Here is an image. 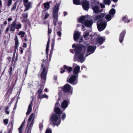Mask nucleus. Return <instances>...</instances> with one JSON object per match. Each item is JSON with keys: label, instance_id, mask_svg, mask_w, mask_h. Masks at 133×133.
I'll return each mask as SVG.
<instances>
[{"label": "nucleus", "instance_id": "nucleus-52", "mask_svg": "<svg viewBox=\"0 0 133 133\" xmlns=\"http://www.w3.org/2000/svg\"><path fill=\"white\" fill-rule=\"evenodd\" d=\"M12 20V19L11 18H9L8 19V20L9 22L11 21Z\"/></svg>", "mask_w": 133, "mask_h": 133}, {"label": "nucleus", "instance_id": "nucleus-41", "mask_svg": "<svg viewBox=\"0 0 133 133\" xmlns=\"http://www.w3.org/2000/svg\"><path fill=\"white\" fill-rule=\"evenodd\" d=\"M12 0H8V5L10 6L12 3Z\"/></svg>", "mask_w": 133, "mask_h": 133}, {"label": "nucleus", "instance_id": "nucleus-3", "mask_svg": "<svg viewBox=\"0 0 133 133\" xmlns=\"http://www.w3.org/2000/svg\"><path fill=\"white\" fill-rule=\"evenodd\" d=\"M102 16V14L98 15L96 16L95 18L96 20L99 19L97 23L98 29L99 31H102L104 30L107 25L106 22L105 21L101 19Z\"/></svg>", "mask_w": 133, "mask_h": 133}, {"label": "nucleus", "instance_id": "nucleus-53", "mask_svg": "<svg viewBox=\"0 0 133 133\" xmlns=\"http://www.w3.org/2000/svg\"><path fill=\"white\" fill-rule=\"evenodd\" d=\"M49 47V46H46V52H47L48 51V50Z\"/></svg>", "mask_w": 133, "mask_h": 133}, {"label": "nucleus", "instance_id": "nucleus-29", "mask_svg": "<svg viewBox=\"0 0 133 133\" xmlns=\"http://www.w3.org/2000/svg\"><path fill=\"white\" fill-rule=\"evenodd\" d=\"M43 89V87H42L40 89L38 90V94L39 97L41 96V94L42 93V90Z\"/></svg>", "mask_w": 133, "mask_h": 133}, {"label": "nucleus", "instance_id": "nucleus-51", "mask_svg": "<svg viewBox=\"0 0 133 133\" xmlns=\"http://www.w3.org/2000/svg\"><path fill=\"white\" fill-rule=\"evenodd\" d=\"M82 29L83 31L84 30H85V28L84 27L83 25H82Z\"/></svg>", "mask_w": 133, "mask_h": 133}, {"label": "nucleus", "instance_id": "nucleus-47", "mask_svg": "<svg viewBox=\"0 0 133 133\" xmlns=\"http://www.w3.org/2000/svg\"><path fill=\"white\" fill-rule=\"evenodd\" d=\"M22 46L23 47H25V48H26V47H27V46L26 45V44L25 43H24L23 44V45Z\"/></svg>", "mask_w": 133, "mask_h": 133}, {"label": "nucleus", "instance_id": "nucleus-15", "mask_svg": "<svg viewBox=\"0 0 133 133\" xmlns=\"http://www.w3.org/2000/svg\"><path fill=\"white\" fill-rule=\"evenodd\" d=\"M80 35V34L78 31H75L74 36V39L75 41H76L79 38Z\"/></svg>", "mask_w": 133, "mask_h": 133}, {"label": "nucleus", "instance_id": "nucleus-18", "mask_svg": "<svg viewBox=\"0 0 133 133\" xmlns=\"http://www.w3.org/2000/svg\"><path fill=\"white\" fill-rule=\"evenodd\" d=\"M31 3L30 2H28V3L24 4L26 9L25 10V11H27L29 8L31 7Z\"/></svg>", "mask_w": 133, "mask_h": 133}, {"label": "nucleus", "instance_id": "nucleus-9", "mask_svg": "<svg viewBox=\"0 0 133 133\" xmlns=\"http://www.w3.org/2000/svg\"><path fill=\"white\" fill-rule=\"evenodd\" d=\"M34 117L35 116L34 114L33 113H32L28 119L27 122V125L33 126L34 123Z\"/></svg>", "mask_w": 133, "mask_h": 133}, {"label": "nucleus", "instance_id": "nucleus-37", "mask_svg": "<svg viewBox=\"0 0 133 133\" xmlns=\"http://www.w3.org/2000/svg\"><path fill=\"white\" fill-rule=\"evenodd\" d=\"M48 97V96L45 94L43 95H41L39 97L40 98H46Z\"/></svg>", "mask_w": 133, "mask_h": 133}, {"label": "nucleus", "instance_id": "nucleus-62", "mask_svg": "<svg viewBox=\"0 0 133 133\" xmlns=\"http://www.w3.org/2000/svg\"><path fill=\"white\" fill-rule=\"evenodd\" d=\"M9 30V28L8 27L6 29V31L7 32Z\"/></svg>", "mask_w": 133, "mask_h": 133}, {"label": "nucleus", "instance_id": "nucleus-17", "mask_svg": "<svg viewBox=\"0 0 133 133\" xmlns=\"http://www.w3.org/2000/svg\"><path fill=\"white\" fill-rule=\"evenodd\" d=\"M105 40V39L104 37H99L97 42L100 44H102L104 41Z\"/></svg>", "mask_w": 133, "mask_h": 133}, {"label": "nucleus", "instance_id": "nucleus-61", "mask_svg": "<svg viewBox=\"0 0 133 133\" xmlns=\"http://www.w3.org/2000/svg\"><path fill=\"white\" fill-rule=\"evenodd\" d=\"M17 107V106H16V105H15L14 106V109H15Z\"/></svg>", "mask_w": 133, "mask_h": 133}, {"label": "nucleus", "instance_id": "nucleus-63", "mask_svg": "<svg viewBox=\"0 0 133 133\" xmlns=\"http://www.w3.org/2000/svg\"><path fill=\"white\" fill-rule=\"evenodd\" d=\"M24 40L25 42H26L28 41L27 39L26 38H25Z\"/></svg>", "mask_w": 133, "mask_h": 133}, {"label": "nucleus", "instance_id": "nucleus-23", "mask_svg": "<svg viewBox=\"0 0 133 133\" xmlns=\"http://www.w3.org/2000/svg\"><path fill=\"white\" fill-rule=\"evenodd\" d=\"M44 7L46 10H48L50 8V4L49 2H47L44 3Z\"/></svg>", "mask_w": 133, "mask_h": 133}, {"label": "nucleus", "instance_id": "nucleus-57", "mask_svg": "<svg viewBox=\"0 0 133 133\" xmlns=\"http://www.w3.org/2000/svg\"><path fill=\"white\" fill-rule=\"evenodd\" d=\"M9 108L8 107H6L5 109V111L6 110H8Z\"/></svg>", "mask_w": 133, "mask_h": 133}, {"label": "nucleus", "instance_id": "nucleus-6", "mask_svg": "<svg viewBox=\"0 0 133 133\" xmlns=\"http://www.w3.org/2000/svg\"><path fill=\"white\" fill-rule=\"evenodd\" d=\"M78 78V76L73 75L70 77H68L67 79V81L68 82H69L70 83L74 84H76L77 82V79Z\"/></svg>", "mask_w": 133, "mask_h": 133}, {"label": "nucleus", "instance_id": "nucleus-59", "mask_svg": "<svg viewBox=\"0 0 133 133\" xmlns=\"http://www.w3.org/2000/svg\"><path fill=\"white\" fill-rule=\"evenodd\" d=\"M5 112L7 114H9V112L8 111L6 110Z\"/></svg>", "mask_w": 133, "mask_h": 133}, {"label": "nucleus", "instance_id": "nucleus-2", "mask_svg": "<svg viewBox=\"0 0 133 133\" xmlns=\"http://www.w3.org/2000/svg\"><path fill=\"white\" fill-rule=\"evenodd\" d=\"M59 5L58 4H56L53 9V23L55 26V29L58 28L60 29L61 28L62 21L58 20V10Z\"/></svg>", "mask_w": 133, "mask_h": 133}, {"label": "nucleus", "instance_id": "nucleus-11", "mask_svg": "<svg viewBox=\"0 0 133 133\" xmlns=\"http://www.w3.org/2000/svg\"><path fill=\"white\" fill-rule=\"evenodd\" d=\"M82 5L83 9L86 10H88L89 8V4L88 1H85L82 2Z\"/></svg>", "mask_w": 133, "mask_h": 133}, {"label": "nucleus", "instance_id": "nucleus-14", "mask_svg": "<svg viewBox=\"0 0 133 133\" xmlns=\"http://www.w3.org/2000/svg\"><path fill=\"white\" fill-rule=\"evenodd\" d=\"M15 51H16L18 47L19 43L18 39L16 35L15 38Z\"/></svg>", "mask_w": 133, "mask_h": 133}, {"label": "nucleus", "instance_id": "nucleus-43", "mask_svg": "<svg viewBox=\"0 0 133 133\" xmlns=\"http://www.w3.org/2000/svg\"><path fill=\"white\" fill-rule=\"evenodd\" d=\"M52 32V30L51 29H49V28H48V34H50Z\"/></svg>", "mask_w": 133, "mask_h": 133}, {"label": "nucleus", "instance_id": "nucleus-48", "mask_svg": "<svg viewBox=\"0 0 133 133\" xmlns=\"http://www.w3.org/2000/svg\"><path fill=\"white\" fill-rule=\"evenodd\" d=\"M23 1L24 2V4L28 3L29 2H28V0H23Z\"/></svg>", "mask_w": 133, "mask_h": 133}, {"label": "nucleus", "instance_id": "nucleus-10", "mask_svg": "<svg viewBox=\"0 0 133 133\" xmlns=\"http://www.w3.org/2000/svg\"><path fill=\"white\" fill-rule=\"evenodd\" d=\"M47 71L48 68L47 67H44L43 68L41 73V77L42 79H43L44 81L45 80Z\"/></svg>", "mask_w": 133, "mask_h": 133}, {"label": "nucleus", "instance_id": "nucleus-27", "mask_svg": "<svg viewBox=\"0 0 133 133\" xmlns=\"http://www.w3.org/2000/svg\"><path fill=\"white\" fill-rule=\"evenodd\" d=\"M74 3L76 5H80L81 4L80 0H73Z\"/></svg>", "mask_w": 133, "mask_h": 133}, {"label": "nucleus", "instance_id": "nucleus-39", "mask_svg": "<svg viewBox=\"0 0 133 133\" xmlns=\"http://www.w3.org/2000/svg\"><path fill=\"white\" fill-rule=\"evenodd\" d=\"M16 5L15 4H14V6L12 8L11 10H15L16 8Z\"/></svg>", "mask_w": 133, "mask_h": 133}, {"label": "nucleus", "instance_id": "nucleus-16", "mask_svg": "<svg viewBox=\"0 0 133 133\" xmlns=\"http://www.w3.org/2000/svg\"><path fill=\"white\" fill-rule=\"evenodd\" d=\"M16 22H12V24L11 25L10 28L11 29L10 31H14L16 28Z\"/></svg>", "mask_w": 133, "mask_h": 133}, {"label": "nucleus", "instance_id": "nucleus-35", "mask_svg": "<svg viewBox=\"0 0 133 133\" xmlns=\"http://www.w3.org/2000/svg\"><path fill=\"white\" fill-rule=\"evenodd\" d=\"M21 24H19L16 25V28L17 29H19L21 28Z\"/></svg>", "mask_w": 133, "mask_h": 133}, {"label": "nucleus", "instance_id": "nucleus-50", "mask_svg": "<svg viewBox=\"0 0 133 133\" xmlns=\"http://www.w3.org/2000/svg\"><path fill=\"white\" fill-rule=\"evenodd\" d=\"M39 128L41 129L43 127V125L42 124H39Z\"/></svg>", "mask_w": 133, "mask_h": 133}, {"label": "nucleus", "instance_id": "nucleus-64", "mask_svg": "<svg viewBox=\"0 0 133 133\" xmlns=\"http://www.w3.org/2000/svg\"><path fill=\"white\" fill-rule=\"evenodd\" d=\"M64 16H65V15H66V12H64Z\"/></svg>", "mask_w": 133, "mask_h": 133}, {"label": "nucleus", "instance_id": "nucleus-54", "mask_svg": "<svg viewBox=\"0 0 133 133\" xmlns=\"http://www.w3.org/2000/svg\"><path fill=\"white\" fill-rule=\"evenodd\" d=\"M65 71V70H61V71H60V72L62 74L63 73L64 71Z\"/></svg>", "mask_w": 133, "mask_h": 133}, {"label": "nucleus", "instance_id": "nucleus-32", "mask_svg": "<svg viewBox=\"0 0 133 133\" xmlns=\"http://www.w3.org/2000/svg\"><path fill=\"white\" fill-rule=\"evenodd\" d=\"M103 2L105 4L109 5L111 3V1L110 0H104Z\"/></svg>", "mask_w": 133, "mask_h": 133}, {"label": "nucleus", "instance_id": "nucleus-34", "mask_svg": "<svg viewBox=\"0 0 133 133\" xmlns=\"http://www.w3.org/2000/svg\"><path fill=\"white\" fill-rule=\"evenodd\" d=\"M89 35V34L88 32H87L85 33L84 35V37L85 38V39L88 40V38L86 37L87 36H88Z\"/></svg>", "mask_w": 133, "mask_h": 133}, {"label": "nucleus", "instance_id": "nucleus-5", "mask_svg": "<svg viewBox=\"0 0 133 133\" xmlns=\"http://www.w3.org/2000/svg\"><path fill=\"white\" fill-rule=\"evenodd\" d=\"M87 17L86 16H82L79 18L78 19L79 22L82 23H83L84 25L87 27H90L93 23L92 20H87Z\"/></svg>", "mask_w": 133, "mask_h": 133}, {"label": "nucleus", "instance_id": "nucleus-12", "mask_svg": "<svg viewBox=\"0 0 133 133\" xmlns=\"http://www.w3.org/2000/svg\"><path fill=\"white\" fill-rule=\"evenodd\" d=\"M68 104V102L67 101L65 100H64L61 104L62 108L65 110Z\"/></svg>", "mask_w": 133, "mask_h": 133}, {"label": "nucleus", "instance_id": "nucleus-38", "mask_svg": "<svg viewBox=\"0 0 133 133\" xmlns=\"http://www.w3.org/2000/svg\"><path fill=\"white\" fill-rule=\"evenodd\" d=\"M8 120L7 119H6L4 120V124H7L8 123Z\"/></svg>", "mask_w": 133, "mask_h": 133}, {"label": "nucleus", "instance_id": "nucleus-13", "mask_svg": "<svg viewBox=\"0 0 133 133\" xmlns=\"http://www.w3.org/2000/svg\"><path fill=\"white\" fill-rule=\"evenodd\" d=\"M126 33V31L125 30L122 31L121 33L119 36V40L120 43L122 42L125 35Z\"/></svg>", "mask_w": 133, "mask_h": 133}, {"label": "nucleus", "instance_id": "nucleus-60", "mask_svg": "<svg viewBox=\"0 0 133 133\" xmlns=\"http://www.w3.org/2000/svg\"><path fill=\"white\" fill-rule=\"evenodd\" d=\"M118 0H112L114 2H116Z\"/></svg>", "mask_w": 133, "mask_h": 133}, {"label": "nucleus", "instance_id": "nucleus-55", "mask_svg": "<svg viewBox=\"0 0 133 133\" xmlns=\"http://www.w3.org/2000/svg\"><path fill=\"white\" fill-rule=\"evenodd\" d=\"M7 21H5L4 22V24L5 25H6L7 24Z\"/></svg>", "mask_w": 133, "mask_h": 133}, {"label": "nucleus", "instance_id": "nucleus-56", "mask_svg": "<svg viewBox=\"0 0 133 133\" xmlns=\"http://www.w3.org/2000/svg\"><path fill=\"white\" fill-rule=\"evenodd\" d=\"M2 1L1 0H0V6H2Z\"/></svg>", "mask_w": 133, "mask_h": 133}, {"label": "nucleus", "instance_id": "nucleus-49", "mask_svg": "<svg viewBox=\"0 0 133 133\" xmlns=\"http://www.w3.org/2000/svg\"><path fill=\"white\" fill-rule=\"evenodd\" d=\"M28 15L27 14H25V15L24 16H23V17L24 18H26L28 17Z\"/></svg>", "mask_w": 133, "mask_h": 133}, {"label": "nucleus", "instance_id": "nucleus-7", "mask_svg": "<svg viewBox=\"0 0 133 133\" xmlns=\"http://www.w3.org/2000/svg\"><path fill=\"white\" fill-rule=\"evenodd\" d=\"M60 89H63L65 92H69L71 94H72V89L71 86L68 84H65L63 87H62L60 88Z\"/></svg>", "mask_w": 133, "mask_h": 133}, {"label": "nucleus", "instance_id": "nucleus-36", "mask_svg": "<svg viewBox=\"0 0 133 133\" xmlns=\"http://www.w3.org/2000/svg\"><path fill=\"white\" fill-rule=\"evenodd\" d=\"M46 133H52V131L51 129L48 128L46 130Z\"/></svg>", "mask_w": 133, "mask_h": 133}, {"label": "nucleus", "instance_id": "nucleus-31", "mask_svg": "<svg viewBox=\"0 0 133 133\" xmlns=\"http://www.w3.org/2000/svg\"><path fill=\"white\" fill-rule=\"evenodd\" d=\"M44 14H45V15H44V19H46L49 16V15L48 13L46 12H43V15H44Z\"/></svg>", "mask_w": 133, "mask_h": 133}, {"label": "nucleus", "instance_id": "nucleus-19", "mask_svg": "<svg viewBox=\"0 0 133 133\" xmlns=\"http://www.w3.org/2000/svg\"><path fill=\"white\" fill-rule=\"evenodd\" d=\"M55 112L57 114H60L62 112L61 111L60 109L58 107L55 108L54 109Z\"/></svg>", "mask_w": 133, "mask_h": 133}, {"label": "nucleus", "instance_id": "nucleus-45", "mask_svg": "<svg viewBox=\"0 0 133 133\" xmlns=\"http://www.w3.org/2000/svg\"><path fill=\"white\" fill-rule=\"evenodd\" d=\"M59 104L58 102L56 103L55 105V108L58 107L59 106Z\"/></svg>", "mask_w": 133, "mask_h": 133}, {"label": "nucleus", "instance_id": "nucleus-40", "mask_svg": "<svg viewBox=\"0 0 133 133\" xmlns=\"http://www.w3.org/2000/svg\"><path fill=\"white\" fill-rule=\"evenodd\" d=\"M66 117V115L65 114H63L62 115V118L64 119Z\"/></svg>", "mask_w": 133, "mask_h": 133}, {"label": "nucleus", "instance_id": "nucleus-30", "mask_svg": "<svg viewBox=\"0 0 133 133\" xmlns=\"http://www.w3.org/2000/svg\"><path fill=\"white\" fill-rule=\"evenodd\" d=\"M25 34V32L22 31H20L18 34V35L21 36L22 37H24V35Z\"/></svg>", "mask_w": 133, "mask_h": 133}, {"label": "nucleus", "instance_id": "nucleus-42", "mask_svg": "<svg viewBox=\"0 0 133 133\" xmlns=\"http://www.w3.org/2000/svg\"><path fill=\"white\" fill-rule=\"evenodd\" d=\"M57 34L60 37H61L62 34L61 32L60 31H58L57 32Z\"/></svg>", "mask_w": 133, "mask_h": 133}, {"label": "nucleus", "instance_id": "nucleus-4", "mask_svg": "<svg viewBox=\"0 0 133 133\" xmlns=\"http://www.w3.org/2000/svg\"><path fill=\"white\" fill-rule=\"evenodd\" d=\"M61 120L59 116H58L55 114H53L51 116L50 123L53 125H58L60 124Z\"/></svg>", "mask_w": 133, "mask_h": 133}, {"label": "nucleus", "instance_id": "nucleus-46", "mask_svg": "<svg viewBox=\"0 0 133 133\" xmlns=\"http://www.w3.org/2000/svg\"><path fill=\"white\" fill-rule=\"evenodd\" d=\"M50 43V40L49 39V40L47 42V46H49Z\"/></svg>", "mask_w": 133, "mask_h": 133}, {"label": "nucleus", "instance_id": "nucleus-22", "mask_svg": "<svg viewBox=\"0 0 133 133\" xmlns=\"http://www.w3.org/2000/svg\"><path fill=\"white\" fill-rule=\"evenodd\" d=\"M32 110V106L31 104H30L29 106L27 111L26 113L27 115L29 114Z\"/></svg>", "mask_w": 133, "mask_h": 133}, {"label": "nucleus", "instance_id": "nucleus-26", "mask_svg": "<svg viewBox=\"0 0 133 133\" xmlns=\"http://www.w3.org/2000/svg\"><path fill=\"white\" fill-rule=\"evenodd\" d=\"M128 17L127 16H125L123 19V20L125 22L128 23L130 21V19L128 20Z\"/></svg>", "mask_w": 133, "mask_h": 133}, {"label": "nucleus", "instance_id": "nucleus-28", "mask_svg": "<svg viewBox=\"0 0 133 133\" xmlns=\"http://www.w3.org/2000/svg\"><path fill=\"white\" fill-rule=\"evenodd\" d=\"M64 67L65 69H67L68 72H70L72 70V68L71 67H68V66L65 65L64 66Z\"/></svg>", "mask_w": 133, "mask_h": 133}, {"label": "nucleus", "instance_id": "nucleus-1", "mask_svg": "<svg viewBox=\"0 0 133 133\" xmlns=\"http://www.w3.org/2000/svg\"><path fill=\"white\" fill-rule=\"evenodd\" d=\"M72 47L75 48V51L76 52L74 60L78 61L81 63L83 62L85 60L84 56L85 52L87 56L93 53L96 48L95 46H91L89 44H85L84 46H81V45H75L73 44Z\"/></svg>", "mask_w": 133, "mask_h": 133}, {"label": "nucleus", "instance_id": "nucleus-33", "mask_svg": "<svg viewBox=\"0 0 133 133\" xmlns=\"http://www.w3.org/2000/svg\"><path fill=\"white\" fill-rule=\"evenodd\" d=\"M115 12V10L114 9H111L110 11V14L113 15H114Z\"/></svg>", "mask_w": 133, "mask_h": 133}, {"label": "nucleus", "instance_id": "nucleus-25", "mask_svg": "<svg viewBox=\"0 0 133 133\" xmlns=\"http://www.w3.org/2000/svg\"><path fill=\"white\" fill-rule=\"evenodd\" d=\"M113 17V16H111L110 15H108L106 16L105 18L107 21H109Z\"/></svg>", "mask_w": 133, "mask_h": 133}, {"label": "nucleus", "instance_id": "nucleus-58", "mask_svg": "<svg viewBox=\"0 0 133 133\" xmlns=\"http://www.w3.org/2000/svg\"><path fill=\"white\" fill-rule=\"evenodd\" d=\"M20 49H21V50H20V51H21V52L22 53L23 52V50L22 49V48H20Z\"/></svg>", "mask_w": 133, "mask_h": 133}, {"label": "nucleus", "instance_id": "nucleus-21", "mask_svg": "<svg viewBox=\"0 0 133 133\" xmlns=\"http://www.w3.org/2000/svg\"><path fill=\"white\" fill-rule=\"evenodd\" d=\"M99 8L97 6H96L93 8V9L95 13L98 12L99 11Z\"/></svg>", "mask_w": 133, "mask_h": 133}, {"label": "nucleus", "instance_id": "nucleus-20", "mask_svg": "<svg viewBox=\"0 0 133 133\" xmlns=\"http://www.w3.org/2000/svg\"><path fill=\"white\" fill-rule=\"evenodd\" d=\"M25 123V121L22 123L20 127L18 128L19 132V133H22V131L23 130V128L24 126V125Z\"/></svg>", "mask_w": 133, "mask_h": 133}, {"label": "nucleus", "instance_id": "nucleus-24", "mask_svg": "<svg viewBox=\"0 0 133 133\" xmlns=\"http://www.w3.org/2000/svg\"><path fill=\"white\" fill-rule=\"evenodd\" d=\"M32 126L31 125H27L28 128L26 133H31V129Z\"/></svg>", "mask_w": 133, "mask_h": 133}, {"label": "nucleus", "instance_id": "nucleus-8", "mask_svg": "<svg viewBox=\"0 0 133 133\" xmlns=\"http://www.w3.org/2000/svg\"><path fill=\"white\" fill-rule=\"evenodd\" d=\"M73 65L75 68L73 71V75L78 77V74L80 72V67L75 64H74Z\"/></svg>", "mask_w": 133, "mask_h": 133}, {"label": "nucleus", "instance_id": "nucleus-44", "mask_svg": "<svg viewBox=\"0 0 133 133\" xmlns=\"http://www.w3.org/2000/svg\"><path fill=\"white\" fill-rule=\"evenodd\" d=\"M100 6L102 8H104L105 7V5L103 4L102 3H100Z\"/></svg>", "mask_w": 133, "mask_h": 133}]
</instances>
